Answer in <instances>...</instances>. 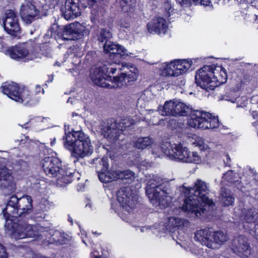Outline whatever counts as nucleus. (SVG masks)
<instances>
[{"instance_id":"052dcab7","label":"nucleus","mask_w":258,"mask_h":258,"mask_svg":"<svg viewBox=\"0 0 258 258\" xmlns=\"http://www.w3.org/2000/svg\"><path fill=\"white\" fill-rule=\"evenodd\" d=\"M228 160H230V157L228 155L227 156V163H226V166H230V164L228 163Z\"/></svg>"},{"instance_id":"20e7f679","label":"nucleus","mask_w":258,"mask_h":258,"mask_svg":"<svg viewBox=\"0 0 258 258\" xmlns=\"http://www.w3.org/2000/svg\"><path fill=\"white\" fill-rule=\"evenodd\" d=\"M32 210V200L30 196H23L18 198L16 195L12 196L8 201L6 208L3 209V213L7 224L9 226L14 220L31 212Z\"/></svg>"},{"instance_id":"4c0bfd02","label":"nucleus","mask_w":258,"mask_h":258,"mask_svg":"<svg viewBox=\"0 0 258 258\" xmlns=\"http://www.w3.org/2000/svg\"><path fill=\"white\" fill-rule=\"evenodd\" d=\"M184 162L200 164L202 162V158L198 152H190L188 150V155L186 157Z\"/></svg>"},{"instance_id":"864d4df0","label":"nucleus","mask_w":258,"mask_h":258,"mask_svg":"<svg viewBox=\"0 0 258 258\" xmlns=\"http://www.w3.org/2000/svg\"><path fill=\"white\" fill-rule=\"evenodd\" d=\"M149 163L146 161H144L141 163V165L147 167L148 166Z\"/></svg>"},{"instance_id":"a18cd8bd","label":"nucleus","mask_w":258,"mask_h":258,"mask_svg":"<svg viewBox=\"0 0 258 258\" xmlns=\"http://www.w3.org/2000/svg\"><path fill=\"white\" fill-rule=\"evenodd\" d=\"M116 48L114 54H119L120 56H128L131 54V53H128L127 50L121 45L117 44Z\"/></svg>"},{"instance_id":"a19ab883","label":"nucleus","mask_w":258,"mask_h":258,"mask_svg":"<svg viewBox=\"0 0 258 258\" xmlns=\"http://www.w3.org/2000/svg\"><path fill=\"white\" fill-rule=\"evenodd\" d=\"M176 2L179 4L181 6H187L188 4L190 3L191 0H176ZM192 1L195 3L201 4L204 6H209L211 3V0H192Z\"/></svg>"},{"instance_id":"6e6d98bb","label":"nucleus","mask_w":258,"mask_h":258,"mask_svg":"<svg viewBox=\"0 0 258 258\" xmlns=\"http://www.w3.org/2000/svg\"><path fill=\"white\" fill-rule=\"evenodd\" d=\"M145 96L151 97L152 93L150 91H147L145 92V93L144 94V96H143L144 97Z\"/></svg>"},{"instance_id":"de8ad7c7","label":"nucleus","mask_w":258,"mask_h":258,"mask_svg":"<svg viewBox=\"0 0 258 258\" xmlns=\"http://www.w3.org/2000/svg\"><path fill=\"white\" fill-rule=\"evenodd\" d=\"M51 243L55 242L57 244H62L63 242L60 239H56L55 237H52V239L50 240Z\"/></svg>"},{"instance_id":"aec40b11","label":"nucleus","mask_w":258,"mask_h":258,"mask_svg":"<svg viewBox=\"0 0 258 258\" xmlns=\"http://www.w3.org/2000/svg\"><path fill=\"white\" fill-rule=\"evenodd\" d=\"M99 162L102 165L101 172L98 173L99 178L101 182L107 183L119 179V170H111L106 172L108 165L107 158H102Z\"/></svg>"},{"instance_id":"5fc2aeb1","label":"nucleus","mask_w":258,"mask_h":258,"mask_svg":"<svg viewBox=\"0 0 258 258\" xmlns=\"http://www.w3.org/2000/svg\"><path fill=\"white\" fill-rule=\"evenodd\" d=\"M29 122H27L26 123L24 124L23 125H20L21 126H22V128H25L26 129L29 127Z\"/></svg>"},{"instance_id":"c9c22d12","label":"nucleus","mask_w":258,"mask_h":258,"mask_svg":"<svg viewBox=\"0 0 258 258\" xmlns=\"http://www.w3.org/2000/svg\"><path fill=\"white\" fill-rule=\"evenodd\" d=\"M67 7V10H66V20L76 18L80 15L79 8L75 4H73L71 6L68 5Z\"/></svg>"},{"instance_id":"680f3d73","label":"nucleus","mask_w":258,"mask_h":258,"mask_svg":"<svg viewBox=\"0 0 258 258\" xmlns=\"http://www.w3.org/2000/svg\"><path fill=\"white\" fill-rule=\"evenodd\" d=\"M55 143V139L54 138L53 140L51 142V146L53 147V145Z\"/></svg>"},{"instance_id":"9d476101","label":"nucleus","mask_w":258,"mask_h":258,"mask_svg":"<svg viewBox=\"0 0 258 258\" xmlns=\"http://www.w3.org/2000/svg\"><path fill=\"white\" fill-rule=\"evenodd\" d=\"M219 73L218 70H214V67L206 66L199 69L196 76L197 85L207 91L213 90L217 86L214 76Z\"/></svg>"},{"instance_id":"dca6fc26","label":"nucleus","mask_w":258,"mask_h":258,"mask_svg":"<svg viewBox=\"0 0 258 258\" xmlns=\"http://www.w3.org/2000/svg\"><path fill=\"white\" fill-rule=\"evenodd\" d=\"M117 200L122 208L128 213L132 212L138 204V197L130 187L121 188L117 192Z\"/></svg>"},{"instance_id":"423d86ee","label":"nucleus","mask_w":258,"mask_h":258,"mask_svg":"<svg viewBox=\"0 0 258 258\" xmlns=\"http://www.w3.org/2000/svg\"><path fill=\"white\" fill-rule=\"evenodd\" d=\"M188 123L192 127L204 130L216 128L219 125L218 116L199 110H196L191 114Z\"/></svg>"},{"instance_id":"58836bf2","label":"nucleus","mask_w":258,"mask_h":258,"mask_svg":"<svg viewBox=\"0 0 258 258\" xmlns=\"http://www.w3.org/2000/svg\"><path fill=\"white\" fill-rule=\"evenodd\" d=\"M135 178L134 172L130 170H119V179L126 180L127 182H132Z\"/></svg>"},{"instance_id":"f704fd0d","label":"nucleus","mask_w":258,"mask_h":258,"mask_svg":"<svg viewBox=\"0 0 258 258\" xmlns=\"http://www.w3.org/2000/svg\"><path fill=\"white\" fill-rule=\"evenodd\" d=\"M190 108L188 106L186 105L183 102L175 101L176 116H186Z\"/></svg>"},{"instance_id":"8fccbe9b","label":"nucleus","mask_w":258,"mask_h":258,"mask_svg":"<svg viewBox=\"0 0 258 258\" xmlns=\"http://www.w3.org/2000/svg\"><path fill=\"white\" fill-rule=\"evenodd\" d=\"M77 102V100H76L75 98H69L67 101V103L73 105L74 104H76V103Z\"/></svg>"},{"instance_id":"2eb2a0df","label":"nucleus","mask_w":258,"mask_h":258,"mask_svg":"<svg viewBox=\"0 0 258 258\" xmlns=\"http://www.w3.org/2000/svg\"><path fill=\"white\" fill-rule=\"evenodd\" d=\"M132 70L121 73L119 76L113 78L110 76L106 88L124 87L130 85L131 82L136 81L138 76V70L135 68H132Z\"/></svg>"},{"instance_id":"79ce46f5","label":"nucleus","mask_w":258,"mask_h":258,"mask_svg":"<svg viewBox=\"0 0 258 258\" xmlns=\"http://www.w3.org/2000/svg\"><path fill=\"white\" fill-rule=\"evenodd\" d=\"M117 44H114L111 41H106L104 44H102V46L104 48V50L106 53H109L110 54H114L115 50L117 49Z\"/></svg>"},{"instance_id":"09e8293b","label":"nucleus","mask_w":258,"mask_h":258,"mask_svg":"<svg viewBox=\"0 0 258 258\" xmlns=\"http://www.w3.org/2000/svg\"><path fill=\"white\" fill-rule=\"evenodd\" d=\"M136 230L137 231L140 230L141 232H145L147 231L149 229L147 227H140V226H137L136 227Z\"/></svg>"},{"instance_id":"37998d69","label":"nucleus","mask_w":258,"mask_h":258,"mask_svg":"<svg viewBox=\"0 0 258 258\" xmlns=\"http://www.w3.org/2000/svg\"><path fill=\"white\" fill-rule=\"evenodd\" d=\"M194 144L196 146L199 147L202 150H205L208 148V145L206 143L204 139L200 137H197L196 138Z\"/></svg>"},{"instance_id":"393cba45","label":"nucleus","mask_w":258,"mask_h":258,"mask_svg":"<svg viewBox=\"0 0 258 258\" xmlns=\"http://www.w3.org/2000/svg\"><path fill=\"white\" fill-rule=\"evenodd\" d=\"M13 177L7 168H0V188H5L11 185Z\"/></svg>"},{"instance_id":"f257e3e1","label":"nucleus","mask_w":258,"mask_h":258,"mask_svg":"<svg viewBox=\"0 0 258 258\" xmlns=\"http://www.w3.org/2000/svg\"><path fill=\"white\" fill-rule=\"evenodd\" d=\"M146 192L151 204L156 208L165 209L172 201L170 196V185L160 177L153 175L147 183Z\"/></svg>"},{"instance_id":"9b49d317","label":"nucleus","mask_w":258,"mask_h":258,"mask_svg":"<svg viewBox=\"0 0 258 258\" xmlns=\"http://www.w3.org/2000/svg\"><path fill=\"white\" fill-rule=\"evenodd\" d=\"M189 195L184 201L182 207V209L183 211L187 212L190 216L193 217H199L202 214L210 215V211L213 209L207 208V210H205L204 212H203V210L205 208V207L203 206L204 203L196 196L191 194Z\"/></svg>"},{"instance_id":"7c9ffc66","label":"nucleus","mask_w":258,"mask_h":258,"mask_svg":"<svg viewBox=\"0 0 258 258\" xmlns=\"http://www.w3.org/2000/svg\"><path fill=\"white\" fill-rule=\"evenodd\" d=\"M227 182L229 185H237L240 182L238 175L234 173L232 170H229L223 174L222 182Z\"/></svg>"},{"instance_id":"69168bd1","label":"nucleus","mask_w":258,"mask_h":258,"mask_svg":"<svg viewBox=\"0 0 258 258\" xmlns=\"http://www.w3.org/2000/svg\"><path fill=\"white\" fill-rule=\"evenodd\" d=\"M59 234V233L58 232H55V235H54V236H57Z\"/></svg>"},{"instance_id":"a878e982","label":"nucleus","mask_w":258,"mask_h":258,"mask_svg":"<svg viewBox=\"0 0 258 258\" xmlns=\"http://www.w3.org/2000/svg\"><path fill=\"white\" fill-rule=\"evenodd\" d=\"M175 62L176 71L175 74L177 76L187 72L192 64V61L187 59L176 60Z\"/></svg>"},{"instance_id":"338daca9","label":"nucleus","mask_w":258,"mask_h":258,"mask_svg":"<svg viewBox=\"0 0 258 258\" xmlns=\"http://www.w3.org/2000/svg\"><path fill=\"white\" fill-rule=\"evenodd\" d=\"M123 1L124 3L127 4L128 2V0H121Z\"/></svg>"},{"instance_id":"13d9d810","label":"nucleus","mask_w":258,"mask_h":258,"mask_svg":"<svg viewBox=\"0 0 258 258\" xmlns=\"http://www.w3.org/2000/svg\"><path fill=\"white\" fill-rule=\"evenodd\" d=\"M251 173L253 174V176H254V178L255 180H257L258 179V174L257 173H255V174L254 173L253 170H251Z\"/></svg>"},{"instance_id":"e2e57ef3","label":"nucleus","mask_w":258,"mask_h":258,"mask_svg":"<svg viewBox=\"0 0 258 258\" xmlns=\"http://www.w3.org/2000/svg\"><path fill=\"white\" fill-rule=\"evenodd\" d=\"M93 257L94 258H100V256L97 255H95L93 254Z\"/></svg>"},{"instance_id":"f8f14e48","label":"nucleus","mask_w":258,"mask_h":258,"mask_svg":"<svg viewBox=\"0 0 258 258\" xmlns=\"http://www.w3.org/2000/svg\"><path fill=\"white\" fill-rule=\"evenodd\" d=\"M240 219L245 229L258 238V212L253 207H244L241 210Z\"/></svg>"},{"instance_id":"4be33fe9","label":"nucleus","mask_w":258,"mask_h":258,"mask_svg":"<svg viewBox=\"0 0 258 258\" xmlns=\"http://www.w3.org/2000/svg\"><path fill=\"white\" fill-rule=\"evenodd\" d=\"M213 230L206 228L197 230L195 233L194 239L202 245L209 248H214V243L212 241Z\"/></svg>"},{"instance_id":"3c124183","label":"nucleus","mask_w":258,"mask_h":258,"mask_svg":"<svg viewBox=\"0 0 258 258\" xmlns=\"http://www.w3.org/2000/svg\"><path fill=\"white\" fill-rule=\"evenodd\" d=\"M251 115L254 119L258 118V112L256 111H252L251 112Z\"/></svg>"},{"instance_id":"a211bd4d","label":"nucleus","mask_w":258,"mask_h":258,"mask_svg":"<svg viewBox=\"0 0 258 258\" xmlns=\"http://www.w3.org/2000/svg\"><path fill=\"white\" fill-rule=\"evenodd\" d=\"M3 26L5 31L12 35H16L20 32L18 18L14 11L9 10L6 11L3 19Z\"/></svg>"},{"instance_id":"473e14b6","label":"nucleus","mask_w":258,"mask_h":258,"mask_svg":"<svg viewBox=\"0 0 258 258\" xmlns=\"http://www.w3.org/2000/svg\"><path fill=\"white\" fill-rule=\"evenodd\" d=\"M188 224V221L185 219L178 218L170 217L169 218V229L170 232H174L176 228H179L182 226Z\"/></svg>"},{"instance_id":"cd10ccee","label":"nucleus","mask_w":258,"mask_h":258,"mask_svg":"<svg viewBox=\"0 0 258 258\" xmlns=\"http://www.w3.org/2000/svg\"><path fill=\"white\" fill-rule=\"evenodd\" d=\"M212 237L214 248H216L217 245L223 244L228 239L227 235L221 231L213 230Z\"/></svg>"},{"instance_id":"0eeeda50","label":"nucleus","mask_w":258,"mask_h":258,"mask_svg":"<svg viewBox=\"0 0 258 258\" xmlns=\"http://www.w3.org/2000/svg\"><path fill=\"white\" fill-rule=\"evenodd\" d=\"M160 149L162 153L171 160L184 162L186 157L188 155V149L182 145L181 143L178 144H172L169 142L163 143L161 146L157 149L154 148L153 154L157 157H160L157 150Z\"/></svg>"},{"instance_id":"ddd939ff","label":"nucleus","mask_w":258,"mask_h":258,"mask_svg":"<svg viewBox=\"0 0 258 258\" xmlns=\"http://www.w3.org/2000/svg\"><path fill=\"white\" fill-rule=\"evenodd\" d=\"M11 228L12 236L16 239L27 237H37L39 236L38 227L36 225L14 222L12 224Z\"/></svg>"},{"instance_id":"bb28decb","label":"nucleus","mask_w":258,"mask_h":258,"mask_svg":"<svg viewBox=\"0 0 258 258\" xmlns=\"http://www.w3.org/2000/svg\"><path fill=\"white\" fill-rule=\"evenodd\" d=\"M161 74L164 76L175 77V62L172 61L170 63H164L160 68Z\"/></svg>"},{"instance_id":"c03bdc74","label":"nucleus","mask_w":258,"mask_h":258,"mask_svg":"<svg viewBox=\"0 0 258 258\" xmlns=\"http://www.w3.org/2000/svg\"><path fill=\"white\" fill-rule=\"evenodd\" d=\"M64 28H58L55 31V33H57V36L55 37V39L58 41V43L60 45L62 44L61 41H63L64 40Z\"/></svg>"},{"instance_id":"4468645a","label":"nucleus","mask_w":258,"mask_h":258,"mask_svg":"<svg viewBox=\"0 0 258 258\" xmlns=\"http://www.w3.org/2000/svg\"><path fill=\"white\" fill-rule=\"evenodd\" d=\"M9 52L10 57L16 60L27 61L37 57V55L32 52L31 45L28 43L12 47L9 49Z\"/></svg>"},{"instance_id":"6ab92c4d","label":"nucleus","mask_w":258,"mask_h":258,"mask_svg":"<svg viewBox=\"0 0 258 258\" xmlns=\"http://www.w3.org/2000/svg\"><path fill=\"white\" fill-rule=\"evenodd\" d=\"M42 167L45 173L52 177L58 176L60 170L61 162L59 160L52 156H47L41 162Z\"/></svg>"},{"instance_id":"2f4dec72","label":"nucleus","mask_w":258,"mask_h":258,"mask_svg":"<svg viewBox=\"0 0 258 258\" xmlns=\"http://www.w3.org/2000/svg\"><path fill=\"white\" fill-rule=\"evenodd\" d=\"M161 114L164 115L176 116L175 101H166L162 107Z\"/></svg>"},{"instance_id":"774afa93","label":"nucleus","mask_w":258,"mask_h":258,"mask_svg":"<svg viewBox=\"0 0 258 258\" xmlns=\"http://www.w3.org/2000/svg\"><path fill=\"white\" fill-rule=\"evenodd\" d=\"M55 64L57 66H60V64L58 62H56Z\"/></svg>"},{"instance_id":"4d7b16f0","label":"nucleus","mask_w":258,"mask_h":258,"mask_svg":"<svg viewBox=\"0 0 258 258\" xmlns=\"http://www.w3.org/2000/svg\"><path fill=\"white\" fill-rule=\"evenodd\" d=\"M43 119H44V118L38 117L36 118L35 119V120L36 121L40 122V121H43Z\"/></svg>"},{"instance_id":"412c9836","label":"nucleus","mask_w":258,"mask_h":258,"mask_svg":"<svg viewBox=\"0 0 258 258\" xmlns=\"http://www.w3.org/2000/svg\"><path fill=\"white\" fill-rule=\"evenodd\" d=\"M39 14L34 4L30 1H25L21 6L20 15L26 23L30 24Z\"/></svg>"},{"instance_id":"f3484780","label":"nucleus","mask_w":258,"mask_h":258,"mask_svg":"<svg viewBox=\"0 0 258 258\" xmlns=\"http://www.w3.org/2000/svg\"><path fill=\"white\" fill-rule=\"evenodd\" d=\"M231 249L234 253L242 258L248 257L252 251L248 239L243 235H238L233 238Z\"/></svg>"},{"instance_id":"ea45409f","label":"nucleus","mask_w":258,"mask_h":258,"mask_svg":"<svg viewBox=\"0 0 258 258\" xmlns=\"http://www.w3.org/2000/svg\"><path fill=\"white\" fill-rule=\"evenodd\" d=\"M112 38V34L110 31L106 29H102L100 32V35L98 37V40L100 43L104 44L106 41H110L109 40Z\"/></svg>"},{"instance_id":"5701e85b","label":"nucleus","mask_w":258,"mask_h":258,"mask_svg":"<svg viewBox=\"0 0 258 258\" xmlns=\"http://www.w3.org/2000/svg\"><path fill=\"white\" fill-rule=\"evenodd\" d=\"M147 29L152 34H165L168 29V24L164 19L159 17L149 22Z\"/></svg>"},{"instance_id":"1a4fd4ad","label":"nucleus","mask_w":258,"mask_h":258,"mask_svg":"<svg viewBox=\"0 0 258 258\" xmlns=\"http://www.w3.org/2000/svg\"><path fill=\"white\" fill-rule=\"evenodd\" d=\"M210 191L209 184L201 179H197L194 183V186L186 188L183 191L185 194H191L196 196L204 203L205 208L203 212L208 209H213L214 204L213 201L208 198L207 195Z\"/></svg>"},{"instance_id":"f03ea898","label":"nucleus","mask_w":258,"mask_h":258,"mask_svg":"<svg viewBox=\"0 0 258 258\" xmlns=\"http://www.w3.org/2000/svg\"><path fill=\"white\" fill-rule=\"evenodd\" d=\"M2 92L16 102L27 106H32L39 102V99L35 96L44 90L40 85L35 87L34 95L29 89L15 82H5L2 85Z\"/></svg>"},{"instance_id":"7ed1b4c3","label":"nucleus","mask_w":258,"mask_h":258,"mask_svg":"<svg viewBox=\"0 0 258 258\" xmlns=\"http://www.w3.org/2000/svg\"><path fill=\"white\" fill-rule=\"evenodd\" d=\"M66 148L76 158H84L93 153V148L89 137L82 131L72 130L66 134Z\"/></svg>"},{"instance_id":"603ef678","label":"nucleus","mask_w":258,"mask_h":258,"mask_svg":"<svg viewBox=\"0 0 258 258\" xmlns=\"http://www.w3.org/2000/svg\"><path fill=\"white\" fill-rule=\"evenodd\" d=\"M164 7L166 10H170V9H171V4L169 2H166L164 4Z\"/></svg>"},{"instance_id":"0e129e2a","label":"nucleus","mask_w":258,"mask_h":258,"mask_svg":"<svg viewBox=\"0 0 258 258\" xmlns=\"http://www.w3.org/2000/svg\"><path fill=\"white\" fill-rule=\"evenodd\" d=\"M49 80H50L48 81V82H52V80H53V77L49 76Z\"/></svg>"},{"instance_id":"c85d7f7f","label":"nucleus","mask_w":258,"mask_h":258,"mask_svg":"<svg viewBox=\"0 0 258 258\" xmlns=\"http://www.w3.org/2000/svg\"><path fill=\"white\" fill-rule=\"evenodd\" d=\"M223 99L233 103H236L237 107L245 106V103L241 102L242 100L244 101L245 100L243 99V97H240L239 93L236 92L230 91L228 94L223 97Z\"/></svg>"},{"instance_id":"39448f33","label":"nucleus","mask_w":258,"mask_h":258,"mask_svg":"<svg viewBox=\"0 0 258 258\" xmlns=\"http://www.w3.org/2000/svg\"><path fill=\"white\" fill-rule=\"evenodd\" d=\"M134 124L133 119L126 117L119 120L111 119L106 121H102L97 126V131L100 133L107 140L111 143H115L119 139L122 132Z\"/></svg>"},{"instance_id":"bf43d9fd","label":"nucleus","mask_w":258,"mask_h":258,"mask_svg":"<svg viewBox=\"0 0 258 258\" xmlns=\"http://www.w3.org/2000/svg\"><path fill=\"white\" fill-rule=\"evenodd\" d=\"M68 221L70 222L71 224V225H73V219L69 215L68 216Z\"/></svg>"},{"instance_id":"6e6552de","label":"nucleus","mask_w":258,"mask_h":258,"mask_svg":"<svg viewBox=\"0 0 258 258\" xmlns=\"http://www.w3.org/2000/svg\"><path fill=\"white\" fill-rule=\"evenodd\" d=\"M116 63H107L96 68L91 73V79L98 86L106 88L110 75H113L119 70Z\"/></svg>"},{"instance_id":"49530a36","label":"nucleus","mask_w":258,"mask_h":258,"mask_svg":"<svg viewBox=\"0 0 258 258\" xmlns=\"http://www.w3.org/2000/svg\"><path fill=\"white\" fill-rule=\"evenodd\" d=\"M8 254L4 247L0 243V258H7Z\"/></svg>"},{"instance_id":"e433bc0d","label":"nucleus","mask_w":258,"mask_h":258,"mask_svg":"<svg viewBox=\"0 0 258 258\" xmlns=\"http://www.w3.org/2000/svg\"><path fill=\"white\" fill-rule=\"evenodd\" d=\"M214 70H218L219 71L218 74H215L213 76L214 81H215V83L217 85L226 82L227 75L225 69L223 68H219L218 69H214Z\"/></svg>"},{"instance_id":"b1692460","label":"nucleus","mask_w":258,"mask_h":258,"mask_svg":"<svg viewBox=\"0 0 258 258\" xmlns=\"http://www.w3.org/2000/svg\"><path fill=\"white\" fill-rule=\"evenodd\" d=\"M85 27L76 22L66 26V40L78 39L84 35Z\"/></svg>"},{"instance_id":"72a5a7b5","label":"nucleus","mask_w":258,"mask_h":258,"mask_svg":"<svg viewBox=\"0 0 258 258\" xmlns=\"http://www.w3.org/2000/svg\"><path fill=\"white\" fill-rule=\"evenodd\" d=\"M153 143L152 139L149 137L138 138L134 143V146L138 149H145L150 147Z\"/></svg>"},{"instance_id":"c756f323","label":"nucleus","mask_w":258,"mask_h":258,"mask_svg":"<svg viewBox=\"0 0 258 258\" xmlns=\"http://www.w3.org/2000/svg\"><path fill=\"white\" fill-rule=\"evenodd\" d=\"M235 199L229 190L222 187L221 189V202L225 206L232 205Z\"/></svg>"}]
</instances>
